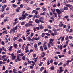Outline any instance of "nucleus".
Returning a JSON list of instances; mask_svg holds the SVG:
<instances>
[{
    "instance_id": "f257e3e1",
    "label": "nucleus",
    "mask_w": 73,
    "mask_h": 73,
    "mask_svg": "<svg viewBox=\"0 0 73 73\" xmlns=\"http://www.w3.org/2000/svg\"><path fill=\"white\" fill-rule=\"evenodd\" d=\"M59 69H60V71L59 70H58V72L59 73H60L61 72H63V71H64V70H63V68H62V67H60Z\"/></svg>"
},
{
    "instance_id": "f03ea898",
    "label": "nucleus",
    "mask_w": 73,
    "mask_h": 73,
    "mask_svg": "<svg viewBox=\"0 0 73 73\" xmlns=\"http://www.w3.org/2000/svg\"><path fill=\"white\" fill-rule=\"evenodd\" d=\"M29 23H30L29 24V26H31V27L33 26L32 24H33V22L32 21H29Z\"/></svg>"
},
{
    "instance_id": "7ed1b4c3",
    "label": "nucleus",
    "mask_w": 73,
    "mask_h": 73,
    "mask_svg": "<svg viewBox=\"0 0 73 73\" xmlns=\"http://www.w3.org/2000/svg\"><path fill=\"white\" fill-rule=\"evenodd\" d=\"M15 28H13L12 29H11V30H10V33H12V31L14 33V32H15Z\"/></svg>"
},
{
    "instance_id": "20e7f679",
    "label": "nucleus",
    "mask_w": 73,
    "mask_h": 73,
    "mask_svg": "<svg viewBox=\"0 0 73 73\" xmlns=\"http://www.w3.org/2000/svg\"><path fill=\"white\" fill-rule=\"evenodd\" d=\"M56 12L58 14H60V13H61V12L58 9H56Z\"/></svg>"
},
{
    "instance_id": "39448f33",
    "label": "nucleus",
    "mask_w": 73,
    "mask_h": 73,
    "mask_svg": "<svg viewBox=\"0 0 73 73\" xmlns=\"http://www.w3.org/2000/svg\"><path fill=\"white\" fill-rule=\"evenodd\" d=\"M53 42V40L52 39H50L49 41V44H52Z\"/></svg>"
},
{
    "instance_id": "423d86ee",
    "label": "nucleus",
    "mask_w": 73,
    "mask_h": 73,
    "mask_svg": "<svg viewBox=\"0 0 73 73\" xmlns=\"http://www.w3.org/2000/svg\"><path fill=\"white\" fill-rule=\"evenodd\" d=\"M12 7L14 8H17V7L18 6L17 5H15V4H13L12 5Z\"/></svg>"
},
{
    "instance_id": "0eeeda50",
    "label": "nucleus",
    "mask_w": 73,
    "mask_h": 73,
    "mask_svg": "<svg viewBox=\"0 0 73 73\" xmlns=\"http://www.w3.org/2000/svg\"><path fill=\"white\" fill-rule=\"evenodd\" d=\"M34 47L35 48V49H36V50H37V44L35 43L34 44Z\"/></svg>"
},
{
    "instance_id": "6e6552de",
    "label": "nucleus",
    "mask_w": 73,
    "mask_h": 73,
    "mask_svg": "<svg viewBox=\"0 0 73 73\" xmlns=\"http://www.w3.org/2000/svg\"><path fill=\"white\" fill-rule=\"evenodd\" d=\"M22 16L23 17H22V20H24V19H25L26 16H25V15H22Z\"/></svg>"
},
{
    "instance_id": "1a4fd4ad",
    "label": "nucleus",
    "mask_w": 73,
    "mask_h": 73,
    "mask_svg": "<svg viewBox=\"0 0 73 73\" xmlns=\"http://www.w3.org/2000/svg\"><path fill=\"white\" fill-rule=\"evenodd\" d=\"M20 8L18 7L17 9H16V11L17 12H19V11H20Z\"/></svg>"
},
{
    "instance_id": "9d476101",
    "label": "nucleus",
    "mask_w": 73,
    "mask_h": 73,
    "mask_svg": "<svg viewBox=\"0 0 73 73\" xmlns=\"http://www.w3.org/2000/svg\"><path fill=\"white\" fill-rule=\"evenodd\" d=\"M27 40H28L29 41H31V38L29 36H28L27 37Z\"/></svg>"
},
{
    "instance_id": "9b49d317",
    "label": "nucleus",
    "mask_w": 73,
    "mask_h": 73,
    "mask_svg": "<svg viewBox=\"0 0 73 73\" xmlns=\"http://www.w3.org/2000/svg\"><path fill=\"white\" fill-rule=\"evenodd\" d=\"M66 7H72V5H71L67 4L66 5Z\"/></svg>"
},
{
    "instance_id": "f8f14e48",
    "label": "nucleus",
    "mask_w": 73,
    "mask_h": 73,
    "mask_svg": "<svg viewBox=\"0 0 73 73\" xmlns=\"http://www.w3.org/2000/svg\"><path fill=\"white\" fill-rule=\"evenodd\" d=\"M45 14H46V13L44 11L43 13L40 14V15H45Z\"/></svg>"
},
{
    "instance_id": "ddd939ff",
    "label": "nucleus",
    "mask_w": 73,
    "mask_h": 73,
    "mask_svg": "<svg viewBox=\"0 0 73 73\" xmlns=\"http://www.w3.org/2000/svg\"><path fill=\"white\" fill-rule=\"evenodd\" d=\"M42 9H43L44 11H46L47 9L46 8H45L44 7H42Z\"/></svg>"
},
{
    "instance_id": "4468645a",
    "label": "nucleus",
    "mask_w": 73,
    "mask_h": 73,
    "mask_svg": "<svg viewBox=\"0 0 73 73\" xmlns=\"http://www.w3.org/2000/svg\"><path fill=\"white\" fill-rule=\"evenodd\" d=\"M63 25V24H62V23L61 22H60V24H59V27H62Z\"/></svg>"
},
{
    "instance_id": "2eb2a0df",
    "label": "nucleus",
    "mask_w": 73,
    "mask_h": 73,
    "mask_svg": "<svg viewBox=\"0 0 73 73\" xmlns=\"http://www.w3.org/2000/svg\"><path fill=\"white\" fill-rule=\"evenodd\" d=\"M33 16V15H29L27 17L28 19H30L31 17H32Z\"/></svg>"
},
{
    "instance_id": "dca6fc26",
    "label": "nucleus",
    "mask_w": 73,
    "mask_h": 73,
    "mask_svg": "<svg viewBox=\"0 0 73 73\" xmlns=\"http://www.w3.org/2000/svg\"><path fill=\"white\" fill-rule=\"evenodd\" d=\"M34 62H37V58H36L34 59Z\"/></svg>"
},
{
    "instance_id": "f3484780",
    "label": "nucleus",
    "mask_w": 73,
    "mask_h": 73,
    "mask_svg": "<svg viewBox=\"0 0 73 73\" xmlns=\"http://www.w3.org/2000/svg\"><path fill=\"white\" fill-rule=\"evenodd\" d=\"M17 59H18V60L19 61H20V60H21V59H20V57H19V56H17Z\"/></svg>"
},
{
    "instance_id": "a211bd4d",
    "label": "nucleus",
    "mask_w": 73,
    "mask_h": 73,
    "mask_svg": "<svg viewBox=\"0 0 73 73\" xmlns=\"http://www.w3.org/2000/svg\"><path fill=\"white\" fill-rule=\"evenodd\" d=\"M2 49L3 50L5 51V52H6V51H7V49H6V48H5V47H2Z\"/></svg>"
},
{
    "instance_id": "6ab92c4d",
    "label": "nucleus",
    "mask_w": 73,
    "mask_h": 73,
    "mask_svg": "<svg viewBox=\"0 0 73 73\" xmlns=\"http://www.w3.org/2000/svg\"><path fill=\"white\" fill-rule=\"evenodd\" d=\"M13 46H11L10 47V48L9 49V50L10 51H11L12 50L11 49H12V47Z\"/></svg>"
},
{
    "instance_id": "aec40b11",
    "label": "nucleus",
    "mask_w": 73,
    "mask_h": 73,
    "mask_svg": "<svg viewBox=\"0 0 73 73\" xmlns=\"http://www.w3.org/2000/svg\"><path fill=\"white\" fill-rule=\"evenodd\" d=\"M50 68L51 70H54V67L53 66H52L50 67Z\"/></svg>"
},
{
    "instance_id": "412c9836",
    "label": "nucleus",
    "mask_w": 73,
    "mask_h": 73,
    "mask_svg": "<svg viewBox=\"0 0 73 73\" xmlns=\"http://www.w3.org/2000/svg\"><path fill=\"white\" fill-rule=\"evenodd\" d=\"M21 50H18L17 51V53H21Z\"/></svg>"
},
{
    "instance_id": "4be33fe9",
    "label": "nucleus",
    "mask_w": 73,
    "mask_h": 73,
    "mask_svg": "<svg viewBox=\"0 0 73 73\" xmlns=\"http://www.w3.org/2000/svg\"><path fill=\"white\" fill-rule=\"evenodd\" d=\"M41 36H42V37H44V36H45V33H42V34L41 35Z\"/></svg>"
},
{
    "instance_id": "5701e85b",
    "label": "nucleus",
    "mask_w": 73,
    "mask_h": 73,
    "mask_svg": "<svg viewBox=\"0 0 73 73\" xmlns=\"http://www.w3.org/2000/svg\"><path fill=\"white\" fill-rule=\"evenodd\" d=\"M35 40H39L40 38H39V37H38V38L37 37H35Z\"/></svg>"
},
{
    "instance_id": "b1692460",
    "label": "nucleus",
    "mask_w": 73,
    "mask_h": 73,
    "mask_svg": "<svg viewBox=\"0 0 73 73\" xmlns=\"http://www.w3.org/2000/svg\"><path fill=\"white\" fill-rule=\"evenodd\" d=\"M54 65H57V64H58V62H54Z\"/></svg>"
},
{
    "instance_id": "393cba45",
    "label": "nucleus",
    "mask_w": 73,
    "mask_h": 73,
    "mask_svg": "<svg viewBox=\"0 0 73 73\" xmlns=\"http://www.w3.org/2000/svg\"><path fill=\"white\" fill-rule=\"evenodd\" d=\"M13 60H15V58L16 57V56H12Z\"/></svg>"
},
{
    "instance_id": "a878e982",
    "label": "nucleus",
    "mask_w": 73,
    "mask_h": 73,
    "mask_svg": "<svg viewBox=\"0 0 73 73\" xmlns=\"http://www.w3.org/2000/svg\"><path fill=\"white\" fill-rule=\"evenodd\" d=\"M18 39V38L17 37H15L13 39V40H14V41H15V40H17V39Z\"/></svg>"
},
{
    "instance_id": "bb28decb",
    "label": "nucleus",
    "mask_w": 73,
    "mask_h": 73,
    "mask_svg": "<svg viewBox=\"0 0 73 73\" xmlns=\"http://www.w3.org/2000/svg\"><path fill=\"white\" fill-rule=\"evenodd\" d=\"M13 46L14 47L16 48H17V44H14Z\"/></svg>"
},
{
    "instance_id": "cd10ccee",
    "label": "nucleus",
    "mask_w": 73,
    "mask_h": 73,
    "mask_svg": "<svg viewBox=\"0 0 73 73\" xmlns=\"http://www.w3.org/2000/svg\"><path fill=\"white\" fill-rule=\"evenodd\" d=\"M7 2V0H3V1L2 2V3L3 4L4 3H5Z\"/></svg>"
},
{
    "instance_id": "c85d7f7f",
    "label": "nucleus",
    "mask_w": 73,
    "mask_h": 73,
    "mask_svg": "<svg viewBox=\"0 0 73 73\" xmlns=\"http://www.w3.org/2000/svg\"><path fill=\"white\" fill-rule=\"evenodd\" d=\"M4 57H6V55H4L2 56V59H4Z\"/></svg>"
},
{
    "instance_id": "c756f323",
    "label": "nucleus",
    "mask_w": 73,
    "mask_h": 73,
    "mask_svg": "<svg viewBox=\"0 0 73 73\" xmlns=\"http://www.w3.org/2000/svg\"><path fill=\"white\" fill-rule=\"evenodd\" d=\"M19 55L21 57H23V56H24V54L23 53H21L19 54Z\"/></svg>"
},
{
    "instance_id": "7c9ffc66",
    "label": "nucleus",
    "mask_w": 73,
    "mask_h": 73,
    "mask_svg": "<svg viewBox=\"0 0 73 73\" xmlns=\"http://www.w3.org/2000/svg\"><path fill=\"white\" fill-rule=\"evenodd\" d=\"M64 38H65L64 37H62L61 40V41H63L64 40Z\"/></svg>"
},
{
    "instance_id": "2f4dec72",
    "label": "nucleus",
    "mask_w": 73,
    "mask_h": 73,
    "mask_svg": "<svg viewBox=\"0 0 73 73\" xmlns=\"http://www.w3.org/2000/svg\"><path fill=\"white\" fill-rule=\"evenodd\" d=\"M60 12H64V9L62 8H61L60 9Z\"/></svg>"
},
{
    "instance_id": "473e14b6",
    "label": "nucleus",
    "mask_w": 73,
    "mask_h": 73,
    "mask_svg": "<svg viewBox=\"0 0 73 73\" xmlns=\"http://www.w3.org/2000/svg\"><path fill=\"white\" fill-rule=\"evenodd\" d=\"M36 9L37 11H38L39 10H40V9H41V8L40 7H38Z\"/></svg>"
},
{
    "instance_id": "72a5a7b5",
    "label": "nucleus",
    "mask_w": 73,
    "mask_h": 73,
    "mask_svg": "<svg viewBox=\"0 0 73 73\" xmlns=\"http://www.w3.org/2000/svg\"><path fill=\"white\" fill-rule=\"evenodd\" d=\"M18 41L19 42H22V39H19Z\"/></svg>"
},
{
    "instance_id": "f704fd0d",
    "label": "nucleus",
    "mask_w": 73,
    "mask_h": 73,
    "mask_svg": "<svg viewBox=\"0 0 73 73\" xmlns=\"http://www.w3.org/2000/svg\"><path fill=\"white\" fill-rule=\"evenodd\" d=\"M40 49H41V51H43V48H42V46H41L40 47Z\"/></svg>"
},
{
    "instance_id": "c9c22d12",
    "label": "nucleus",
    "mask_w": 73,
    "mask_h": 73,
    "mask_svg": "<svg viewBox=\"0 0 73 73\" xmlns=\"http://www.w3.org/2000/svg\"><path fill=\"white\" fill-rule=\"evenodd\" d=\"M68 39H69L68 36H66L65 38V40H66V41H67V40H68Z\"/></svg>"
},
{
    "instance_id": "e433bc0d",
    "label": "nucleus",
    "mask_w": 73,
    "mask_h": 73,
    "mask_svg": "<svg viewBox=\"0 0 73 73\" xmlns=\"http://www.w3.org/2000/svg\"><path fill=\"white\" fill-rule=\"evenodd\" d=\"M24 24H25V22H22L21 23V25H24Z\"/></svg>"
},
{
    "instance_id": "4c0bfd02",
    "label": "nucleus",
    "mask_w": 73,
    "mask_h": 73,
    "mask_svg": "<svg viewBox=\"0 0 73 73\" xmlns=\"http://www.w3.org/2000/svg\"><path fill=\"white\" fill-rule=\"evenodd\" d=\"M6 7H7V5H5L2 6V8L3 9H4V8H5Z\"/></svg>"
},
{
    "instance_id": "58836bf2",
    "label": "nucleus",
    "mask_w": 73,
    "mask_h": 73,
    "mask_svg": "<svg viewBox=\"0 0 73 73\" xmlns=\"http://www.w3.org/2000/svg\"><path fill=\"white\" fill-rule=\"evenodd\" d=\"M25 27H28V26H29V23H26V24H25Z\"/></svg>"
},
{
    "instance_id": "ea45409f",
    "label": "nucleus",
    "mask_w": 73,
    "mask_h": 73,
    "mask_svg": "<svg viewBox=\"0 0 73 73\" xmlns=\"http://www.w3.org/2000/svg\"><path fill=\"white\" fill-rule=\"evenodd\" d=\"M43 64V63L42 62H40L39 64V66H41Z\"/></svg>"
},
{
    "instance_id": "a19ab883",
    "label": "nucleus",
    "mask_w": 73,
    "mask_h": 73,
    "mask_svg": "<svg viewBox=\"0 0 73 73\" xmlns=\"http://www.w3.org/2000/svg\"><path fill=\"white\" fill-rule=\"evenodd\" d=\"M50 44L51 46H54V43H51Z\"/></svg>"
},
{
    "instance_id": "79ce46f5",
    "label": "nucleus",
    "mask_w": 73,
    "mask_h": 73,
    "mask_svg": "<svg viewBox=\"0 0 73 73\" xmlns=\"http://www.w3.org/2000/svg\"><path fill=\"white\" fill-rule=\"evenodd\" d=\"M64 10H68V7H65L64 8Z\"/></svg>"
},
{
    "instance_id": "37998d69",
    "label": "nucleus",
    "mask_w": 73,
    "mask_h": 73,
    "mask_svg": "<svg viewBox=\"0 0 73 73\" xmlns=\"http://www.w3.org/2000/svg\"><path fill=\"white\" fill-rule=\"evenodd\" d=\"M21 36V35L20 34H18L17 35V37H19V36Z\"/></svg>"
},
{
    "instance_id": "c03bdc74",
    "label": "nucleus",
    "mask_w": 73,
    "mask_h": 73,
    "mask_svg": "<svg viewBox=\"0 0 73 73\" xmlns=\"http://www.w3.org/2000/svg\"><path fill=\"white\" fill-rule=\"evenodd\" d=\"M22 60H25V56H23L22 57Z\"/></svg>"
},
{
    "instance_id": "a18cd8bd",
    "label": "nucleus",
    "mask_w": 73,
    "mask_h": 73,
    "mask_svg": "<svg viewBox=\"0 0 73 73\" xmlns=\"http://www.w3.org/2000/svg\"><path fill=\"white\" fill-rule=\"evenodd\" d=\"M50 63H52L53 62V60L52 59H51V60L50 61Z\"/></svg>"
},
{
    "instance_id": "49530a36",
    "label": "nucleus",
    "mask_w": 73,
    "mask_h": 73,
    "mask_svg": "<svg viewBox=\"0 0 73 73\" xmlns=\"http://www.w3.org/2000/svg\"><path fill=\"white\" fill-rule=\"evenodd\" d=\"M62 64V62H60L59 64H58V66H61Z\"/></svg>"
},
{
    "instance_id": "de8ad7c7",
    "label": "nucleus",
    "mask_w": 73,
    "mask_h": 73,
    "mask_svg": "<svg viewBox=\"0 0 73 73\" xmlns=\"http://www.w3.org/2000/svg\"><path fill=\"white\" fill-rule=\"evenodd\" d=\"M68 27L69 29H70V24L68 25Z\"/></svg>"
},
{
    "instance_id": "09e8293b",
    "label": "nucleus",
    "mask_w": 73,
    "mask_h": 73,
    "mask_svg": "<svg viewBox=\"0 0 73 73\" xmlns=\"http://www.w3.org/2000/svg\"><path fill=\"white\" fill-rule=\"evenodd\" d=\"M36 11L35 10H33L32 12V13H35V12H36Z\"/></svg>"
},
{
    "instance_id": "8fccbe9b",
    "label": "nucleus",
    "mask_w": 73,
    "mask_h": 73,
    "mask_svg": "<svg viewBox=\"0 0 73 73\" xmlns=\"http://www.w3.org/2000/svg\"><path fill=\"white\" fill-rule=\"evenodd\" d=\"M31 41H34L35 40V38L34 37H33L31 40Z\"/></svg>"
},
{
    "instance_id": "3c124183",
    "label": "nucleus",
    "mask_w": 73,
    "mask_h": 73,
    "mask_svg": "<svg viewBox=\"0 0 73 73\" xmlns=\"http://www.w3.org/2000/svg\"><path fill=\"white\" fill-rule=\"evenodd\" d=\"M35 22L36 23H38V19H36L35 20Z\"/></svg>"
},
{
    "instance_id": "603ef678",
    "label": "nucleus",
    "mask_w": 73,
    "mask_h": 73,
    "mask_svg": "<svg viewBox=\"0 0 73 73\" xmlns=\"http://www.w3.org/2000/svg\"><path fill=\"white\" fill-rule=\"evenodd\" d=\"M11 3H12V4H13L15 2V0H13L12 1H11Z\"/></svg>"
},
{
    "instance_id": "864d4df0",
    "label": "nucleus",
    "mask_w": 73,
    "mask_h": 73,
    "mask_svg": "<svg viewBox=\"0 0 73 73\" xmlns=\"http://www.w3.org/2000/svg\"><path fill=\"white\" fill-rule=\"evenodd\" d=\"M30 43L31 45H32V46L33 45V42H30Z\"/></svg>"
},
{
    "instance_id": "5fc2aeb1",
    "label": "nucleus",
    "mask_w": 73,
    "mask_h": 73,
    "mask_svg": "<svg viewBox=\"0 0 73 73\" xmlns=\"http://www.w3.org/2000/svg\"><path fill=\"white\" fill-rule=\"evenodd\" d=\"M48 48H50V47H51L50 45V44H49V43L48 44Z\"/></svg>"
},
{
    "instance_id": "6e6d98bb",
    "label": "nucleus",
    "mask_w": 73,
    "mask_h": 73,
    "mask_svg": "<svg viewBox=\"0 0 73 73\" xmlns=\"http://www.w3.org/2000/svg\"><path fill=\"white\" fill-rule=\"evenodd\" d=\"M66 52V49H65L63 50V53H65V52Z\"/></svg>"
},
{
    "instance_id": "4d7b16f0",
    "label": "nucleus",
    "mask_w": 73,
    "mask_h": 73,
    "mask_svg": "<svg viewBox=\"0 0 73 73\" xmlns=\"http://www.w3.org/2000/svg\"><path fill=\"white\" fill-rule=\"evenodd\" d=\"M15 28V30H17V25Z\"/></svg>"
},
{
    "instance_id": "13d9d810",
    "label": "nucleus",
    "mask_w": 73,
    "mask_h": 73,
    "mask_svg": "<svg viewBox=\"0 0 73 73\" xmlns=\"http://www.w3.org/2000/svg\"><path fill=\"white\" fill-rule=\"evenodd\" d=\"M69 38H70V39H73V37H72V36H69Z\"/></svg>"
},
{
    "instance_id": "bf43d9fd",
    "label": "nucleus",
    "mask_w": 73,
    "mask_h": 73,
    "mask_svg": "<svg viewBox=\"0 0 73 73\" xmlns=\"http://www.w3.org/2000/svg\"><path fill=\"white\" fill-rule=\"evenodd\" d=\"M67 3H68V1H64V3L65 4H67Z\"/></svg>"
},
{
    "instance_id": "052dcab7",
    "label": "nucleus",
    "mask_w": 73,
    "mask_h": 73,
    "mask_svg": "<svg viewBox=\"0 0 73 73\" xmlns=\"http://www.w3.org/2000/svg\"><path fill=\"white\" fill-rule=\"evenodd\" d=\"M44 31V32H46V31H48V29H46Z\"/></svg>"
},
{
    "instance_id": "680f3d73",
    "label": "nucleus",
    "mask_w": 73,
    "mask_h": 73,
    "mask_svg": "<svg viewBox=\"0 0 73 73\" xmlns=\"http://www.w3.org/2000/svg\"><path fill=\"white\" fill-rule=\"evenodd\" d=\"M57 7H60V4L59 3H58V5H57Z\"/></svg>"
},
{
    "instance_id": "e2e57ef3",
    "label": "nucleus",
    "mask_w": 73,
    "mask_h": 73,
    "mask_svg": "<svg viewBox=\"0 0 73 73\" xmlns=\"http://www.w3.org/2000/svg\"><path fill=\"white\" fill-rule=\"evenodd\" d=\"M44 70V67H42L40 69V71H42Z\"/></svg>"
},
{
    "instance_id": "0e129e2a",
    "label": "nucleus",
    "mask_w": 73,
    "mask_h": 73,
    "mask_svg": "<svg viewBox=\"0 0 73 73\" xmlns=\"http://www.w3.org/2000/svg\"><path fill=\"white\" fill-rule=\"evenodd\" d=\"M28 46H26L25 47V50H28Z\"/></svg>"
},
{
    "instance_id": "69168bd1",
    "label": "nucleus",
    "mask_w": 73,
    "mask_h": 73,
    "mask_svg": "<svg viewBox=\"0 0 73 73\" xmlns=\"http://www.w3.org/2000/svg\"><path fill=\"white\" fill-rule=\"evenodd\" d=\"M23 7V5H22V4H21L20 5V7L21 8H22Z\"/></svg>"
},
{
    "instance_id": "338daca9",
    "label": "nucleus",
    "mask_w": 73,
    "mask_h": 73,
    "mask_svg": "<svg viewBox=\"0 0 73 73\" xmlns=\"http://www.w3.org/2000/svg\"><path fill=\"white\" fill-rule=\"evenodd\" d=\"M37 56L36 54H35L33 55V57H36V56Z\"/></svg>"
},
{
    "instance_id": "774afa93",
    "label": "nucleus",
    "mask_w": 73,
    "mask_h": 73,
    "mask_svg": "<svg viewBox=\"0 0 73 73\" xmlns=\"http://www.w3.org/2000/svg\"><path fill=\"white\" fill-rule=\"evenodd\" d=\"M51 19L52 21H54V19L53 18V17H51Z\"/></svg>"
}]
</instances>
